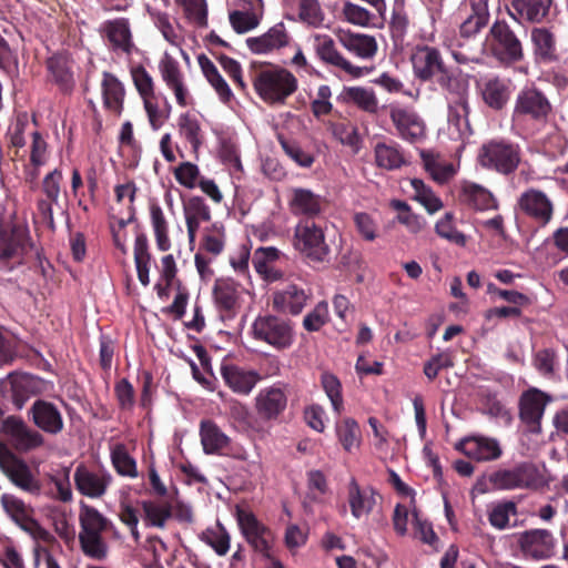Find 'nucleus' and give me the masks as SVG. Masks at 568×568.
Returning <instances> with one entry per match:
<instances>
[{
	"mask_svg": "<svg viewBox=\"0 0 568 568\" xmlns=\"http://www.w3.org/2000/svg\"><path fill=\"white\" fill-rule=\"evenodd\" d=\"M531 42L538 62L552 63L558 60L557 39L552 31L545 27L534 28L531 30Z\"/></svg>",
	"mask_w": 568,
	"mask_h": 568,
	"instance_id": "nucleus-37",
	"label": "nucleus"
},
{
	"mask_svg": "<svg viewBox=\"0 0 568 568\" xmlns=\"http://www.w3.org/2000/svg\"><path fill=\"white\" fill-rule=\"evenodd\" d=\"M73 480L75 489L83 496L98 499L105 495L113 478L104 468H93L84 464L77 466Z\"/></svg>",
	"mask_w": 568,
	"mask_h": 568,
	"instance_id": "nucleus-16",
	"label": "nucleus"
},
{
	"mask_svg": "<svg viewBox=\"0 0 568 568\" xmlns=\"http://www.w3.org/2000/svg\"><path fill=\"white\" fill-rule=\"evenodd\" d=\"M300 19L312 27H320L324 14L317 0H298Z\"/></svg>",
	"mask_w": 568,
	"mask_h": 568,
	"instance_id": "nucleus-59",
	"label": "nucleus"
},
{
	"mask_svg": "<svg viewBox=\"0 0 568 568\" xmlns=\"http://www.w3.org/2000/svg\"><path fill=\"white\" fill-rule=\"evenodd\" d=\"M101 92L104 109L120 116L124 109L125 89L123 83L113 73L104 71Z\"/></svg>",
	"mask_w": 568,
	"mask_h": 568,
	"instance_id": "nucleus-32",
	"label": "nucleus"
},
{
	"mask_svg": "<svg viewBox=\"0 0 568 568\" xmlns=\"http://www.w3.org/2000/svg\"><path fill=\"white\" fill-rule=\"evenodd\" d=\"M552 0H511V9L519 19L541 22L549 13Z\"/></svg>",
	"mask_w": 568,
	"mask_h": 568,
	"instance_id": "nucleus-42",
	"label": "nucleus"
},
{
	"mask_svg": "<svg viewBox=\"0 0 568 568\" xmlns=\"http://www.w3.org/2000/svg\"><path fill=\"white\" fill-rule=\"evenodd\" d=\"M2 397L8 395L17 410L23 408L26 403L41 393V379L28 373H10L7 383H1Z\"/></svg>",
	"mask_w": 568,
	"mask_h": 568,
	"instance_id": "nucleus-14",
	"label": "nucleus"
},
{
	"mask_svg": "<svg viewBox=\"0 0 568 568\" xmlns=\"http://www.w3.org/2000/svg\"><path fill=\"white\" fill-rule=\"evenodd\" d=\"M375 490L372 487L361 488L357 480L353 477L347 486V500L351 513L356 519L372 513L376 505Z\"/></svg>",
	"mask_w": 568,
	"mask_h": 568,
	"instance_id": "nucleus-34",
	"label": "nucleus"
},
{
	"mask_svg": "<svg viewBox=\"0 0 568 568\" xmlns=\"http://www.w3.org/2000/svg\"><path fill=\"white\" fill-rule=\"evenodd\" d=\"M436 234L458 246H465L467 243L466 235L458 231L455 226V215L446 212L444 216L435 224Z\"/></svg>",
	"mask_w": 568,
	"mask_h": 568,
	"instance_id": "nucleus-52",
	"label": "nucleus"
},
{
	"mask_svg": "<svg viewBox=\"0 0 568 568\" xmlns=\"http://www.w3.org/2000/svg\"><path fill=\"white\" fill-rule=\"evenodd\" d=\"M447 109L448 128L453 130L455 139L463 140L471 135L469 97L447 101Z\"/></svg>",
	"mask_w": 568,
	"mask_h": 568,
	"instance_id": "nucleus-29",
	"label": "nucleus"
},
{
	"mask_svg": "<svg viewBox=\"0 0 568 568\" xmlns=\"http://www.w3.org/2000/svg\"><path fill=\"white\" fill-rule=\"evenodd\" d=\"M224 246L225 229L222 224L214 223L212 226L204 229L199 252L216 257L224 251Z\"/></svg>",
	"mask_w": 568,
	"mask_h": 568,
	"instance_id": "nucleus-47",
	"label": "nucleus"
},
{
	"mask_svg": "<svg viewBox=\"0 0 568 568\" xmlns=\"http://www.w3.org/2000/svg\"><path fill=\"white\" fill-rule=\"evenodd\" d=\"M79 524V544L83 555L97 561L105 560L109 555V545L103 535L115 530L113 523L95 507L81 501Z\"/></svg>",
	"mask_w": 568,
	"mask_h": 568,
	"instance_id": "nucleus-2",
	"label": "nucleus"
},
{
	"mask_svg": "<svg viewBox=\"0 0 568 568\" xmlns=\"http://www.w3.org/2000/svg\"><path fill=\"white\" fill-rule=\"evenodd\" d=\"M459 199L464 204L477 211L498 209V201L493 193L474 182H465L462 185Z\"/></svg>",
	"mask_w": 568,
	"mask_h": 568,
	"instance_id": "nucleus-35",
	"label": "nucleus"
},
{
	"mask_svg": "<svg viewBox=\"0 0 568 568\" xmlns=\"http://www.w3.org/2000/svg\"><path fill=\"white\" fill-rule=\"evenodd\" d=\"M412 516L414 536L418 538L423 544L436 548L439 539L433 529V525L419 516V511L416 509V507L413 508Z\"/></svg>",
	"mask_w": 568,
	"mask_h": 568,
	"instance_id": "nucleus-57",
	"label": "nucleus"
},
{
	"mask_svg": "<svg viewBox=\"0 0 568 568\" xmlns=\"http://www.w3.org/2000/svg\"><path fill=\"white\" fill-rule=\"evenodd\" d=\"M0 432L19 453H29L44 445V437L40 432L29 427L20 416H6L1 407Z\"/></svg>",
	"mask_w": 568,
	"mask_h": 568,
	"instance_id": "nucleus-8",
	"label": "nucleus"
},
{
	"mask_svg": "<svg viewBox=\"0 0 568 568\" xmlns=\"http://www.w3.org/2000/svg\"><path fill=\"white\" fill-rule=\"evenodd\" d=\"M74 61L67 52H58L47 58L48 82L54 84L62 94H71L75 88Z\"/></svg>",
	"mask_w": 568,
	"mask_h": 568,
	"instance_id": "nucleus-17",
	"label": "nucleus"
},
{
	"mask_svg": "<svg viewBox=\"0 0 568 568\" xmlns=\"http://www.w3.org/2000/svg\"><path fill=\"white\" fill-rule=\"evenodd\" d=\"M0 470L19 489L29 494L40 493V480L28 463L2 442H0Z\"/></svg>",
	"mask_w": 568,
	"mask_h": 568,
	"instance_id": "nucleus-7",
	"label": "nucleus"
},
{
	"mask_svg": "<svg viewBox=\"0 0 568 568\" xmlns=\"http://www.w3.org/2000/svg\"><path fill=\"white\" fill-rule=\"evenodd\" d=\"M556 538L548 529H529L518 536L519 549L527 559H550L556 554Z\"/></svg>",
	"mask_w": 568,
	"mask_h": 568,
	"instance_id": "nucleus-15",
	"label": "nucleus"
},
{
	"mask_svg": "<svg viewBox=\"0 0 568 568\" xmlns=\"http://www.w3.org/2000/svg\"><path fill=\"white\" fill-rule=\"evenodd\" d=\"M111 462L115 471L125 477H138L135 459L129 454L125 445L116 444L111 449Z\"/></svg>",
	"mask_w": 568,
	"mask_h": 568,
	"instance_id": "nucleus-50",
	"label": "nucleus"
},
{
	"mask_svg": "<svg viewBox=\"0 0 568 568\" xmlns=\"http://www.w3.org/2000/svg\"><path fill=\"white\" fill-rule=\"evenodd\" d=\"M490 484L500 490H538L547 485L545 471L534 462L524 460L499 468L489 476Z\"/></svg>",
	"mask_w": 568,
	"mask_h": 568,
	"instance_id": "nucleus-4",
	"label": "nucleus"
},
{
	"mask_svg": "<svg viewBox=\"0 0 568 568\" xmlns=\"http://www.w3.org/2000/svg\"><path fill=\"white\" fill-rule=\"evenodd\" d=\"M342 97L346 103H352L369 114H376L378 111V100L372 89L348 87L343 90Z\"/></svg>",
	"mask_w": 568,
	"mask_h": 568,
	"instance_id": "nucleus-45",
	"label": "nucleus"
},
{
	"mask_svg": "<svg viewBox=\"0 0 568 568\" xmlns=\"http://www.w3.org/2000/svg\"><path fill=\"white\" fill-rule=\"evenodd\" d=\"M133 83L143 100L155 98L154 82L150 73L143 65H136L131 69Z\"/></svg>",
	"mask_w": 568,
	"mask_h": 568,
	"instance_id": "nucleus-58",
	"label": "nucleus"
},
{
	"mask_svg": "<svg viewBox=\"0 0 568 568\" xmlns=\"http://www.w3.org/2000/svg\"><path fill=\"white\" fill-rule=\"evenodd\" d=\"M241 285L232 278H216L212 295L214 303L220 312L226 313L227 316L235 314L239 307L241 296Z\"/></svg>",
	"mask_w": 568,
	"mask_h": 568,
	"instance_id": "nucleus-31",
	"label": "nucleus"
},
{
	"mask_svg": "<svg viewBox=\"0 0 568 568\" xmlns=\"http://www.w3.org/2000/svg\"><path fill=\"white\" fill-rule=\"evenodd\" d=\"M389 118L402 139L416 142L425 135L424 121L413 109L390 105Z\"/></svg>",
	"mask_w": 568,
	"mask_h": 568,
	"instance_id": "nucleus-22",
	"label": "nucleus"
},
{
	"mask_svg": "<svg viewBox=\"0 0 568 568\" xmlns=\"http://www.w3.org/2000/svg\"><path fill=\"white\" fill-rule=\"evenodd\" d=\"M517 508L514 501H506L495 506L488 515L491 526L497 529H505L509 524V515H516Z\"/></svg>",
	"mask_w": 568,
	"mask_h": 568,
	"instance_id": "nucleus-64",
	"label": "nucleus"
},
{
	"mask_svg": "<svg viewBox=\"0 0 568 568\" xmlns=\"http://www.w3.org/2000/svg\"><path fill=\"white\" fill-rule=\"evenodd\" d=\"M184 216L209 222L211 220V210L201 196H191L183 201Z\"/></svg>",
	"mask_w": 568,
	"mask_h": 568,
	"instance_id": "nucleus-63",
	"label": "nucleus"
},
{
	"mask_svg": "<svg viewBox=\"0 0 568 568\" xmlns=\"http://www.w3.org/2000/svg\"><path fill=\"white\" fill-rule=\"evenodd\" d=\"M374 155L376 165L389 171L397 170L406 163L400 146L393 141L376 143Z\"/></svg>",
	"mask_w": 568,
	"mask_h": 568,
	"instance_id": "nucleus-44",
	"label": "nucleus"
},
{
	"mask_svg": "<svg viewBox=\"0 0 568 568\" xmlns=\"http://www.w3.org/2000/svg\"><path fill=\"white\" fill-rule=\"evenodd\" d=\"M278 142L287 156H290L300 166L310 168L314 162V156L305 152L297 142L278 136Z\"/></svg>",
	"mask_w": 568,
	"mask_h": 568,
	"instance_id": "nucleus-60",
	"label": "nucleus"
},
{
	"mask_svg": "<svg viewBox=\"0 0 568 568\" xmlns=\"http://www.w3.org/2000/svg\"><path fill=\"white\" fill-rule=\"evenodd\" d=\"M479 94L489 109L499 112L503 111L513 94L514 85L513 81L508 78H501L499 75H493L483 80L478 84Z\"/></svg>",
	"mask_w": 568,
	"mask_h": 568,
	"instance_id": "nucleus-20",
	"label": "nucleus"
},
{
	"mask_svg": "<svg viewBox=\"0 0 568 568\" xmlns=\"http://www.w3.org/2000/svg\"><path fill=\"white\" fill-rule=\"evenodd\" d=\"M437 84L447 101L469 97V82L459 70L445 67L432 81Z\"/></svg>",
	"mask_w": 568,
	"mask_h": 568,
	"instance_id": "nucleus-30",
	"label": "nucleus"
},
{
	"mask_svg": "<svg viewBox=\"0 0 568 568\" xmlns=\"http://www.w3.org/2000/svg\"><path fill=\"white\" fill-rule=\"evenodd\" d=\"M336 434L339 443L346 452L357 448L361 443V429L358 423L351 417L336 424Z\"/></svg>",
	"mask_w": 568,
	"mask_h": 568,
	"instance_id": "nucleus-49",
	"label": "nucleus"
},
{
	"mask_svg": "<svg viewBox=\"0 0 568 568\" xmlns=\"http://www.w3.org/2000/svg\"><path fill=\"white\" fill-rule=\"evenodd\" d=\"M314 49L316 55L325 64L337 68L353 78H361L371 70L353 65L344 55L337 50L334 40L327 34H316L314 37Z\"/></svg>",
	"mask_w": 568,
	"mask_h": 568,
	"instance_id": "nucleus-18",
	"label": "nucleus"
},
{
	"mask_svg": "<svg viewBox=\"0 0 568 568\" xmlns=\"http://www.w3.org/2000/svg\"><path fill=\"white\" fill-rule=\"evenodd\" d=\"M236 519L247 544L266 559H275L272 554L274 541L272 530L261 523L252 511L240 507L236 508Z\"/></svg>",
	"mask_w": 568,
	"mask_h": 568,
	"instance_id": "nucleus-12",
	"label": "nucleus"
},
{
	"mask_svg": "<svg viewBox=\"0 0 568 568\" xmlns=\"http://www.w3.org/2000/svg\"><path fill=\"white\" fill-rule=\"evenodd\" d=\"M310 297L311 293L302 286L287 283L273 293L272 307L280 313L298 315L306 306Z\"/></svg>",
	"mask_w": 568,
	"mask_h": 568,
	"instance_id": "nucleus-24",
	"label": "nucleus"
},
{
	"mask_svg": "<svg viewBox=\"0 0 568 568\" xmlns=\"http://www.w3.org/2000/svg\"><path fill=\"white\" fill-rule=\"evenodd\" d=\"M288 40L286 28L283 22H280L260 37L248 38L246 44L252 52L261 54L286 47Z\"/></svg>",
	"mask_w": 568,
	"mask_h": 568,
	"instance_id": "nucleus-33",
	"label": "nucleus"
},
{
	"mask_svg": "<svg viewBox=\"0 0 568 568\" xmlns=\"http://www.w3.org/2000/svg\"><path fill=\"white\" fill-rule=\"evenodd\" d=\"M288 206L293 215L315 221L324 212L326 201L308 189L297 187L292 191Z\"/></svg>",
	"mask_w": 568,
	"mask_h": 568,
	"instance_id": "nucleus-27",
	"label": "nucleus"
},
{
	"mask_svg": "<svg viewBox=\"0 0 568 568\" xmlns=\"http://www.w3.org/2000/svg\"><path fill=\"white\" fill-rule=\"evenodd\" d=\"M552 114V104L536 84H526L517 93L513 109V121L545 125Z\"/></svg>",
	"mask_w": 568,
	"mask_h": 568,
	"instance_id": "nucleus-5",
	"label": "nucleus"
},
{
	"mask_svg": "<svg viewBox=\"0 0 568 568\" xmlns=\"http://www.w3.org/2000/svg\"><path fill=\"white\" fill-rule=\"evenodd\" d=\"M141 506L145 520L153 527L163 528L172 516V507L169 503L158 504L151 500H143Z\"/></svg>",
	"mask_w": 568,
	"mask_h": 568,
	"instance_id": "nucleus-53",
	"label": "nucleus"
},
{
	"mask_svg": "<svg viewBox=\"0 0 568 568\" xmlns=\"http://www.w3.org/2000/svg\"><path fill=\"white\" fill-rule=\"evenodd\" d=\"M484 44L476 38L456 39L452 48V57L458 64L480 63Z\"/></svg>",
	"mask_w": 568,
	"mask_h": 568,
	"instance_id": "nucleus-43",
	"label": "nucleus"
},
{
	"mask_svg": "<svg viewBox=\"0 0 568 568\" xmlns=\"http://www.w3.org/2000/svg\"><path fill=\"white\" fill-rule=\"evenodd\" d=\"M100 32L104 37L112 51L130 55L135 45L130 28L129 19L116 18L102 23Z\"/></svg>",
	"mask_w": 568,
	"mask_h": 568,
	"instance_id": "nucleus-25",
	"label": "nucleus"
},
{
	"mask_svg": "<svg viewBox=\"0 0 568 568\" xmlns=\"http://www.w3.org/2000/svg\"><path fill=\"white\" fill-rule=\"evenodd\" d=\"M412 64L415 77L423 82H432L446 67L439 49L428 44L416 47Z\"/></svg>",
	"mask_w": 568,
	"mask_h": 568,
	"instance_id": "nucleus-19",
	"label": "nucleus"
},
{
	"mask_svg": "<svg viewBox=\"0 0 568 568\" xmlns=\"http://www.w3.org/2000/svg\"><path fill=\"white\" fill-rule=\"evenodd\" d=\"M252 331L255 339L265 342L278 351L288 348L294 341L292 322L275 315L257 316Z\"/></svg>",
	"mask_w": 568,
	"mask_h": 568,
	"instance_id": "nucleus-10",
	"label": "nucleus"
},
{
	"mask_svg": "<svg viewBox=\"0 0 568 568\" xmlns=\"http://www.w3.org/2000/svg\"><path fill=\"white\" fill-rule=\"evenodd\" d=\"M456 448L476 462L496 460L503 454L497 439L484 436L464 438L456 445Z\"/></svg>",
	"mask_w": 568,
	"mask_h": 568,
	"instance_id": "nucleus-26",
	"label": "nucleus"
},
{
	"mask_svg": "<svg viewBox=\"0 0 568 568\" xmlns=\"http://www.w3.org/2000/svg\"><path fill=\"white\" fill-rule=\"evenodd\" d=\"M293 247L308 264L328 263L331 246L324 226L310 219L301 220L294 227Z\"/></svg>",
	"mask_w": 568,
	"mask_h": 568,
	"instance_id": "nucleus-3",
	"label": "nucleus"
},
{
	"mask_svg": "<svg viewBox=\"0 0 568 568\" xmlns=\"http://www.w3.org/2000/svg\"><path fill=\"white\" fill-rule=\"evenodd\" d=\"M454 366L453 356L449 352H440L433 355L424 364V374L429 381H434L442 369Z\"/></svg>",
	"mask_w": 568,
	"mask_h": 568,
	"instance_id": "nucleus-62",
	"label": "nucleus"
},
{
	"mask_svg": "<svg viewBox=\"0 0 568 568\" xmlns=\"http://www.w3.org/2000/svg\"><path fill=\"white\" fill-rule=\"evenodd\" d=\"M328 129L339 143L349 146L354 153L361 150L362 139L358 129L353 123L348 121L331 122Z\"/></svg>",
	"mask_w": 568,
	"mask_h": 568,
	"instance_id": "nucleus-48",
	"label": "nucleus"
},
{
	"mask_svg": "<svg viewBox=\"0 0 568 568\" xmlns=\"http://www.w3.org/2000/svg\"><path fill=\"white\" fill-rule=\"evenodd\" d=\"M187 20L197 28L207 27V4L205 0H176Z\"/></svg>",
	"mask_w": 568,
	"mask_h": 568,
	"instance_id": "nucleus-55",
	"label": "nucleus"
},
{
	"mask_svg": "<svg viewBox=\"0 0 568 568\" xmlns=\"http://www.w3.org/2000/svg\"><path fill=\"white\" fill-rule=\"evenodd\" d=\"M519 211L538 226H546L554 217L555 205L551 199L541 190L529 187L518 200Z\"/></svg>",
	"mask_w": 568,
	"mask_h": 568,
	"instance_id": "nucleus-13",
	"label": "nucleus"
},
{
	"mask_svg": "<svg viewBox=\"0 0 568 568\" xmlns=\"http://www.w3.org/2000/svg\"><path fill=\"white\" fill-rule=\"evenodd\" d=\"M221 375L224 383L240 395H248L261 378L255 371L229 363L221 365Z\"/></svg>",
	"mask_w": 568,
	"mask_h": 568,
	"instance_id": "nucleus-28",
	"label": "nucleus"
},
{
	"mask_svg": "<svg viewBox=\"0 0 568 568\" xmlns=\"http://www.w3.org/2000/svg\"><path fill=\"white\" fill-rule=\"evenodd\" d=\"M549 399L548 395L537 388H530L520 396L519 417L530 432L540 430V420Z\"/></svg>",
	"mask_w": 568,
	"mask_h": 568,
	"instance_id": "nucleus-23",
	"label": "nucleus"
},
{
	"mask_svg": "<svg viewBox=\"0 0 568 568\" xmlns=\"http://www.w3.org/2000/svg\"><path fill=\"white\" fill-rule=\"evenodd\" d=\"M343 47L362 59H372L377 52V42L373 36L347 32L339 37Z\"/></svg>",
	"mask_w": 568,
	"mask_h": 568,
	"instance_id": "nucleus-41",
	"label": "nucleus"
},
{
	"mask_svg": "<svg viewBox=\"0 0 568 568\" xmlns=\"http://www.w3.org/2000/svg\"><path fill=\"white\" fill-rule=\"evenodd\" d=\"M287 405L285 393L278 387L262 389L256 398L258 414L266 419L276 418Z\"/></svg>",
	"mask_w": 568,
	"mask_h": 568,
	"instance_id": "nucleus-38",
	"label": "nucleus"
},
{
	"mask_svg": "<svg viewBox=\"0 0 568 568\" xmlns=\"http://www.w3.org/2000/svg\"><path fill=\"white\" fill-rule=\"evenodd\" d=\"M520 161V146L506 139L489 140L480 146L478 152V162L483 168L503 175L514 173Z\"/></svg>",
	"mask_w": 568,
	"mask_h": 568,
	"instance_id": "nucleus-6",
	"label": "nucleus"
},
{
	"mask_svg": "<svg viewBox=\"0 0 568 568\" xmlns=\"http://www.w3.org/2000/svg\"><path fill=\"white\" fill-rule=\"evenodd\" d=\"M22 237L17 230L0 233V271H11L22 260Z\"/></svg>",
	"mask_w": 568,
	"mask_h": 568,
	"instance_id": "nucleus-36",
	"label": "nucleus"
},
{
	"mask_svg": "<svg viewBox=\"0 0 568 568\" xmlns=\"http://www.w3.org/2000/svg\"><path fill=\"white\" fill-rule=\"evenodd\" d=\"M201 539L211 546L219 556H224L230 549V535L221 523H216L214 528H206Z\"/></svg>",
	"mask_w": 568,
	"mask_h": 568,
	"instance_id": "nucleus-54",
	"label": "nucleus"
},
{
	"mask_svg": "<svg viewBox=\"0 0 568 568\" xmlns=\"http://www.w3.org/2000/svg\"><path fill=\"white\" fill-rule=\"evenodd\" d=\"M321 384L332 403L333 409L337 414H341L344 408V402L342 396V384L339 379L334 374L324 372L321 375Z\"/></svg>",
	"mask_w": 568,
	"mask_h": 568,
	"instance_id": "nucleus-56",
	"label": "nucleus"
},
{
	"mask_svg": "<svg viewBox=\"0 0 568 568\" xmlns=\"http://www.w3.org/2000/svg\"><path fill=\"white\" fill-rule=\"evenodd\" d=\"M327 318L328 305L325 301H322L304 316L303 327L307 332H317L326 324Z\"/></svg>",
	"mask_w": 568,
	"mask_h": 568,
	"instance_id": "nucleus-61",
	"label": "nucleus"
},
{
	"mask_svg": "<svg viewBox=\"0 0 568 568\" xmlns=\"http://www.w3.org/2000/svg\"><path fill=\"white\" fill-rule=\"evenodd\" d=\"M489 33L491 54L500 63L509 65L524 59L521 41L506 21H495Z\"/></svg>",
	"mask_w": 568,
	"mask_h": 568,
	"instance_id": "nucleus-9",
	"label": "nucleus"
},
{
	"mask_svg": "<svg viewBox=\"0 0 568 568\" xmlns=\"http://www.w3.org/2000/svg\"><path fill=\"white\" fill-rule=\"evenodd\" d=\"M200 437L205 454H221L229 448L231 439L211 419L202 420L200 424Z\"/></svg>",
	"mask_w": 568,
	"mask_h": 568,
	"instance_id": "nucleus-39",
	"label": "nucleus"
},
{
	"mask_svg": "<svg viewBox=\"0 0 568 568\" xmlns=\"http://www.w3.org/2000/svg\"><path fill=\"white\" fill-rule=\"evenodd\" d=\"M250 78L258 98L270 106H281L297 90L296 77L285 68L253 62Z\"/></svg>",
	"mask_w": 568,
	"mask_h": 568,
	"instance_id": "nucleus-1",
	"label": "nucleus"
},
{
	"mask_svg": "<svg viewBox=\"0 0 568 568\" xmlns=\"http://www.w3.org/2000/svg\"><path fill=\"white\" fill-rule=\"evenodd\" d=\"M179 133L192 148L193 153L197 154L204 141V134L199 120L189 112L180 114L178 118Z\"/></svg>",
	"mask_w": 568,
	"mask_h": 568,
	"instance_id": "nucleus-46",
	"label": "nucleus"
},
{
	"mask_svg": "<svg viewBox=\"0 0 568 568\" xmlns=\"http://www.w3.org/2000/svg\"><path fill=\"white\" fill-rule=\"evenodd\" d=\"M410 185L414 190L413 199L419 202L428 213L433 214L443 207L442 200L427 186L423 180L413 179Z\"/></svg>",
	"mask_w": 568,
	"mask_h": 568,
	"instance_id": "nucleus-51",
	"label": "nucleus"
},
{
	"mask_svg": "<svg viewBox=\"0 0 568 568\" xmlns=\"http://www.w3.org/2000/svg\"><path fill=\"white\" fill-rule=\"evenodd\" d=\"M1 505L6 514L34 539L48 545L55 541L54 536L33 518V509L22 499L11 494H3L1 496Z\"/></svg>",
	"mask_w": 568,
	"mask_h": 568,
	"instance_id": "nucleus-11",
	"label": "nucleus"
},
{
	"mask_svg": "<svg viewBox=\"0 0 568 568\" xmlns=\"http://www.w3.org/2000/svg\"><path fill=\"white\" fill-rule=\"evenodd\" d=\"M197 62L203 75L215 90L220 100L223 103H230L233 99L232 90L224 78L221 75L215 64L205 54H200L197 57Z\"/></svg>",
	"mask_w": 568,
	"mask_h": 568,
	"instance_id": "nucleus-40",
	"label": "nucleus"
},
{
	"mask_svg": "<svg viewBox=\"0 0 568 568\" xmlns=\"http://www.w3.org/2000/svg\"><path fill=\"white\" fill-rule=\"evenodd\" d=\"M28 416L36 427L49 435H58L64 428V420L55 404L37 399L28 410Z\"/></svg>",
	"mask_w": 568,
	"mask_h": 568,
	"instance_id": "nucleus-21",
	"label": "nucleus"
}]
</instances>
